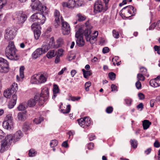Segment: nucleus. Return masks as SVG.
Wrapping results in <instances>:
<instances>
[{"mask_svg": "<svg viewBox=\"0 0 160 160\" xmlns=\"http://www.w3.org/2000/svg\"><path fill=\"white\" fill-rule=\"evenodd\" d=\"M22 136V131L20 130L18 131L13 136L11 134L7 135L1 144L0 152L2 153L6 150L8 149L11 145L13 139L14 142H16Z\"/></svg>", "mask_w": 160, "mask_h": 160, "instance_id": "1", "label": "nucleus"}, {"mask_svg": "<svg viewBox=\"0 0 160 160\" xmlns=\"http://www.w3.org/2000/svg\"><path fill=\"white\" fill-rule=\"evenodd\" d=\"M17 50L14 45V42H9L6 48L5 54L7 57L10 60H17L19 58V56L16 53Z\"/></svg>", "mask_w": 160, "mask_h": 160, "instance_id": "2", "label": "nucleus"}, {"mask_svg": "<svg viewBox=\"0 0 160 160\" xmlns=\"http://www.w3.org/2000/svg\"><path fill=\"white\" fill-rule=\"evenodd\" d=\"M46 18L43 13L37 12L32 15L30 17L31 22H36L31 26L32 28H38V27L41 24H43L45 22Z\"/></svg>", "mask_w": 160, "mask_h": 160, "instance_id": "3", "label": "nucleus"}, {"mask_svg": "<svg viewBox=\"0 0 160 160\" xmlns=\"http://www.w3.org/2000/svg\"><path fill=\"white\" fill-rule=\"evenodd\" d=\"M32 3L31 6L34 11L38 10L41 12L46 13L48 10L46 11L47 7L44 5H42L38 0H32Z\"/></svg>", "mask_w": 160, "mask_h": 160, "instance_id": "4", "label": "nucleus"}, {"mask_svg": "<svg viewBox=\"0 0 160 160\" xmlns=\"http://www.w3.org/2000/svg\"><path fill=\"white\" fill-rule=\"evenodd\" d=\"M48 97L49 89L48 88L45 87L42 89L39 97L38 96L39 105H42L47 100Z\"/></svg>", "mask_w": 160, "mask_h": 160, "instance_id": "5", "label": "nucleus"}, {"mask_svg": "<svg viewBox=\"0 0 160 160\" xmlns=\"http://www.w3.org/2000/svg\"><path fill=\"white\" fill-rule=\"evenodd\" d=\"M108 9L107 6L104 7L102 2L100 0H98L95 2L94 6V12L95 13L101 12H104Z\"/></svg>", "mask_w": 160, "mask_h": 160, "instance_id": "6", "label": "nucleus"}, {"mask_svg": "<svg viewBox=\"0 0 160 160\" xmlns=\"http://www.w3.org/2000/svg\"><path fill=\"white\" fill-rule=\"evenodd\" d=\"M82 37V28H80L76 32L75 34V37L77 38L76 43L79 47H82L84 45L85 42Z\"/></svg>", "mask_w": 160, "mask_h": 160, "instance_id": "7", "label": "nucleus"}, {"mask_svg": "<svg viewBox=\"0 0 160 160\" xmlns=\"http://www.w3.org/2000/svg\"><path fill=\"white\" fill-rule=\"evenodd\" d=\"M61 24L62 25V30L63 35H68L70 32V26L69 24L66 21H64L62 17H61Z\"/></svg>", "mask_w": 160, "mask_h": 160, "instance_id": "8", "label": "nucleus"}, {"mask_svg": "<svg viewBox=\"0 0 160 160\" xmlns=\"http://www.w3.org/2000/svg\"><path fill=\"white\" fill-rule=\"evenodd\" d=\"M126 10L124 14L127 16L126 17L128 18L131 16L135 15L136 12V9L132 6H128L123 8L122 9V11Z\"/></svg>", "mask_w": 160, "mask_h": 160, "instance_id": "9", "label": "nucleus"}, {"mask_svg": "<svg viewBox=\"0 0 160 160\" xmlns=\"http://www.w3.org/2000/svg\"><path fill=\"white\" fill-rule=\"evenodd\" d=\"M0 66L1 68V69L0 70L1 72L5 73L8 72L9 64L6 60L1 57H0Z\"/></svg>", "mask_w": 160, "mask_h": 160, "instance_id": "10", "label": "nucleus"}, {"mask_svg": "<svg viewBox=\"0 0 160 160\" xmlns=\"http://www.w3.org/2000/svg\"><path fill=\"white\" fill-rule=\"evenodd\" d=\"M16 33V31L14 29L8 28L5 30V38L8 40L12 39L15 37Z\"/></svg>", "mask_w": 160, "mask_h": 160, "instance_id": "11", "label": "nucleus"}, {"mask_svg": "<svg viewBox=\"0 0 160 160\" xmlns=\"http://www.w3.org/2000/svg\"><path fill=\"white\" fill-rule=\"evenodd\" d=\"M85 26L86 28L83 32V34L85 37L86 40H88L90 38L89 37L91 33V29L92 28V27L89 24L88 21H87L85 23Z\"/></svg>", "mask_w": 160, "mask_h": 160, "instance_id": "12", "label": "nucleus"}, {"mask_svg": "<svg viewBox=\"0 0 160 160\" xmlns=\"http://www.w3.org/2000/svg\"><path fill=\"white\" fill-rule=\"evenodd\" d=\"M150 85L153 87L156 88L160 86V75L156 78L151 79L149 82Z\"/></svg>", "mask_w": 160, "mask_h": 160, "instance_id": "13", "label": "nucleus"}, {"mask_svg": "<svg viewBox=\"0 0 160 160\" xmlns=\"http://www.w3.org/2000/svg\"><path fill=\"white\" fill-rule=\"evenodd\" d=\"M48 75L46 72L41 73L39 74L38 77V82L39 83H44L47 80Z\"/></svg>", "mask_w": 160, "mask_h": 160, "instance_id": "14", "label": "nucleus"}, {"mask_svg": "<svg viewBox=\"0 0 160 160\" xmlns=\"http://www.w3.org/2000/svg\"><path fill=\"white\" fill-rule=\"evenodd\" d=\"M17 98V96L15 94L12 96V98L8 105V107L9 108L11 109L14 107L16 104Z\"/></svg>", "mask_w": 160, "mask_h": 160, "instance_id": "15", "label": "nucleus"}, {"mask_svg": "<svg viewBox=\"0 0 160 160\" xmlns=\"http://www.w3.org/2000/svg\"><path fill=\"white\" fill-rule=\"evenodd\" d=\"M38 98L37 95H35L33 99H31L28 101L27 105L29 107H34L38 101Z\"/></svg>", "mask_w": 160, "mask_h": 160, "instance_id": "16", "label": "nucleus"}, {"mask_svg": "<svg viewBox=\"0 0 160 160\" xmlns=\"http://www.w3.org/2000/svg\"><path fill=\"white\" fill-rule=\"evenodd\" d=\"M27 18V16L25 14H22L18 15L17 17L18 23V24L23 23L26 20Z\"/></svg>", "mask_w": 160, "mask_h": 160, "instance_id": "17", "label": "nucleus"}, {"mask_svg": "<svg viewBox=\"0 0 160 160\" xmlns=\"http://www.w3.org/2000/svg\"><path fill=\"white\" fill-rule=\"evenodd\" d=\"M54 17H55V21L58 25H60V24L61 18H60L59 12L57 10H55L54 13Z\"/></svg>", "mask_w": 160, "mask_h": 160, "instance_id": "18", "label": "nucleus"}, {"mask_svg": "<svg viewBox=\"0 0 160 160\" xmlns=\"http://www.w3.org/2000/svg\"><path fill=\"white\" fill-rule=\"evenodd\" d=\"M82 119L83 120V128H85L90 125L91 123V118L89 117H85L83 118H82Z\"/></svg>", "mask_w": 160, "mask_h": 160, "instance_id": "19", "label": "nucleus"}, {"mask_svg": "<svg viewBox=\"0 0 160 160\" xmlns=\"http://www.w3.org/2000/svg\"><path fill=\"white\" fill-rule=\"evenodd\" d=\"M151 124V122L148 120H145L142 121V126L144 130L148 129Z\"/></svg>", "mask_w": 160, "mask_h": 160, "instance_id": "20", "label": "nucleus"}, {"mask_svg": "<svg viewBox=\"0 0 160 160\" xmlns=\"http://www.w3.org/2000/svg\"><path fill=\"white\" fill-rule=\"evenodd\" d=\"M12 124L10 123L5 121H4L2 123L3 127L6 129H11L12 128Z\"/></svg>", "mask_w": 160, "mask_h": 160, "instance_id": "21", "label": "nucleus"}, {"mask_svg": "<svg viewBox=\"0 0 160 160\" xmlns=\"http://www.w3.org/2000/svg\"><path fill=\"white\" fill-rule=\"evenodd\" d=\"M5 121L8 122L10 123L13 124V118L11 114H9L6 116Z\"/></svg>", "mask_w": 160, "mask_h": 160, "instance_id": "22", "label": "nucleus"}, {"mask_svg": "<svg viewBox=\"0 0 160 160\" xmlns=\"http://www.w3.org/2000/svg\"><path fill=\"white\" fill-rule=\"evenodd\" d=\"M93 34L95 35L94 36H91L90 35L89 38H90L89 40H86L87 41L90 42L91 43L92 42L93 43V42L92 41V40H94V39L97 38L98 35V32L97 31H95Z\"/></svg>", "mask_w": 160, "mask_h": 160, "instance_id": "23", "label": "nucleus"}, {"mask_svg": "<svg viewBox=\"0 0 160 160\" xmlns=\"http://www.w3.org/2000/svg\"><path fill=\"white\" fill-rule=\"evenodd\" d=\"M56 55V52H55L54 50H51L49 51L47 54V56L48 58H51Z\"/></svg>", "mask_w": 160, "mask_h": 160, "instance_id": "24", "label": "nucleus"}, {"mask_svg": "<svg viewBox=\"0 0 160 160\" xmlns=\"http://www.w3.org/2000/svg\"><path fill=\"white\" fill-rule=\"evenodd\" d=\"M68 8H74L76 6V2L75 0H69L68 1Z\"/></svg>", "mask_w": 160, "mask_h": 160, "instance_id": "25", "label": "nucleus"}, {"mask_svg": "<svg viewBox=\"0 0 160 160\" xmlns=\"http://www.w3.org/2000/svg\"><path fill=\"white\" fill-rule=\"evenodd\" d=\"M82 71L83 72V76L85 78H87L88 77L90 76L92 74L90 71H86L84 69H82Z\"/></svg>", "mask_w": 160, "mask_h": 160, "instance_id": "26", "label": "nucleus"}, {"mask_svg": "<svg viewBox=\"0 0 160 160\" xmlns=\"http://www.w3.org/2000/svg\"><path fill=\"white\" fill-rule=\"evenodd\" d=\"M17 84H16L15 83H14L11 86V87L8 88L12 93L16 91V89L17 88Z\"/></svg>", "mask_w": 160, "mask_h": 160, "instance_id": "27", "label": "nucleus"}, {"mask_svg": "<svg viewBox=\"0 0 160 160\" xmlns=\"http://www.w3.org/2000/svg\"><path fill=\"white\" fill-rule=\"evenodd\" d=\"M13 93L11 92V91L8 88L7 90L4 91L3 95L6 98H9L11 95Z\"/></svg>", "mask_w": 160, "mask_h": 160, "instance_id": "28", "label": "nucleus"}, {"mask_svg": "<svg viewBox=\"0 0 160 160\" xmlns=\"http://www.w3.org/2000/svg\"><path fill=\"white\" fill-rule=\"evenodd\" d=\"M78 17V20L79 22H82L85 20L86 18L81 13H79L77 15Z\"/></svg>", "mask_w": 160, "mask_h": 160, "instance_id": "29", "label": "nucleus"}, {"mask_svg": "<svg viewBox=\"0 0 160 160\" xmlns=\"http://www.w3.org/2000/svg\"><path fill=\"white\" fill-rule=\"evenodd\" d=\"M27 106L25 103H22L20 104L18 107V109L19 111H22L25 110Z\"/></svg>", "mask_w": 160, "mask_h": 160, "instance_id": "30", "label": "nucleus"}, {"mask_svg": "<svg viewBox=\"0 0 160 160\" xmlns=\"http://www.w3.org/2000/svg\"><path fill=\"white\" fill-rule=\"evenodd\" d=\"M59 89L57 85L54 84L53 85V92L54 94H56L59 93Z\"/></svg>", "mask_w": 160, "mask_h": 160, "instance_id": "31", "label": "nucleus"}, {"mask_svg": "<svg viewBox=\"0 0 160 160\" xmlns=\"http://www.w3.org/2000/svg\"><path fill=\"white\" fill-rule=\"evenodd\" d=\"M38 75H34L32 76L31 78V82L32 83L36 84L37 83V81H38Z\"/></svg>", "mask_w": 160, "mask_h": 160, "instance_id": "32", "label": "nucleus"}, {"mask_svg": "<svg viewBox=\"0 0 160 160\" xmlns=\"http://www.w3.org/2000/svg\"><path fill=\"white\" fill-rule=\"evenodd\" d=\"M35 28H32V29H34V34L35 38L36 39H38L40 36V32L39 30H35L34 29Z\"/></svg>", "mask_w": 160, "mask_h": 160, "instance_id": "33", "label": "nucleus"}, {"mask_svg": "<svg viewBox=\"0 0 160 160\" xmlns=\"http://www.w3.org/2000/svg\"><path fill=\"white\" fill-rule=\"evenodd\" d=\"M43 117H40L39 118H35L33 120V122L36 124H39L43 121Z\"/></svg>", "mask_w": 160, "mask_h": 160, "instance_id": "34", "label": "nucleus"}, {"mask_svg": "<svg viewBox=\"0 0 160 160\" xmlns=\"http://www.w3.org/2000/svg\"><path fill=\"white\" fill-rule=\"evenodd\" d=\"M37 153L35 150L33 149H31L29 150L28 155L29 157H33L35 156Z\"/></svg>", "mask_w": 160, "mask_h": 160, "instance_id": "35", "label": "nucleus"}, {"mask_svg": "<svg viewBox=\"0 0 160 160\" xmlns=\"http://www.w3.org/2000/svg\"><path fill=\"white\" fill-rule=\"evenodd\" d=\"M130 143L132 147L134 148H135L137 146V142L134 139L131 140H130Z\"/></svg>", "mask_w": 160, "mask_h": 160, "instance_id": "36", "label": "nucleus"}, {"mask_svg": "<svg viewBox=\"0 0 160 160\" xmlns=\"http://www.w3.org/2000/svg\"><path fill=\"white\" fill-rule=\"evenodd\" d=\"M58 144V141L56 140H52L51 141L50 145L52 148L56 146Z\"/></svg>", "mask_w": 160, "mask_h": 160, "instance_id": "37", "label": "nucleus"}, {"mask_svg": "<svg viewBox=\"0 0 160 160\" xmlns=\"http://www.w3.org/2000/svg\"><path fill=\"white\" fill-rule=\"evenodd\" d=\"M108 77L110 78L112 80H114L115 79L116 74L113 72H110L108 73Z\"/></svg>", "mask_w": 160, "mask_h": 160, "instance_id": "38", "label": "nucleus"}, {"mask_svg": "<svg viewBox=\"0 0 160 160\" xmlns=\"http://www.w3.org/2000/svg\"><path fill=\"white\" fill-rule=\"evenodd\" d=\"M137 78L138 79V81L140 80L143 81L145 79V78L143 76V74L141 73H138L137 75Z\"/></svg>", "mask_w": 160, "mask_h": 160, "instance_id": "39", "label": "nucleus"}, {"mask_svg": "<svg viewBox=\"0 0 160 160\" xmlns=\"http://www.w3.org/2000/svg\"><path fill=\"white\" fill-rule=\"evenodd\" d=\"M18 117L19 120H24V115L22 112H19L18 113Z\"/></svg>", "mask_w": 160, "mask_h": 160, "instance_id": "40", "label": "nucleus"}, {"mask_svg": "<svg viewBox=\"0 0 160 160\" xmlns=\"http://www.w3.org/2000/svg\"><path fill=\"white\" fill-rule=\"evenodd\" d=\"M50 47L49 45L47 44L43 46L42 49V50L44 52V53L48 51L50 49Z\"/></svg>", "mask_w": 160, "mask_h": 160, "instance_id": "41", "label": "nucleus"}, {"mask_svg": "<svg viewBox=\"0 0 160 160\" xmlns=\"http://www.w3.org/2000/svg\"><path fill=\"white\" fill-rule=\"evenodd\" d=\"M91 84L90 82H88L85 83V90L86 91L88 92L89 91V87L91 86Z\"/></svg>", "mask_w": 160, "mask_h": 160, "instance_id": "42", "label": "nucleus"}, {"mask_svg": "<svg viewBox=\"0 0 160 160\" xmlns=\"http://www.w3.org/2000/svg\"><path fill=\"white\" fill-rule=\"evenodd\" d=\"M7 2V0H0V9H2Z\"/></svg>", "mask_w": 160, "mask_h": 160, "instance_id": "43", "label": "nucleus"}, {"mask_svg": "<svg viewBox=\"0 0 160 160\" xmlns=\"http://www.w3.org/2000/svg\"><path fill=\"white\" fill-rule=\"evenodd\" d=\"M36 53H37L38 55L40 56V55L44 54V52L42 50L41 48H39L37 49L35 51Z\"/></svg>", "mask_w": 160, "mask_h": 160, "instance_id": "44", "label": "nucleus"}, {"mask_svg": "<svg viewBox=\"0 0 160 160\" xmlns=\"http://www.w3.org/2000/svg\"><path fill=\"white\" fill-rule=\"evenodd\" d=\"M113 111V108L111 106H109L108 107L106 110V112L108 113H111Z\"/></svg>", "mask_w": 160, "mask_h": 160, "instance_id": "45", "label": "nucleus"}, {"mask_svg": "<svg viewBox=\"0 0 160 160\" xmlns=\"http://www.w3.org/2000/svg\"><path fill=\"white\" fill-rule=\"evenodd\" d=\"M113 36L116 38H118L119 37V33L118 32L114 30L112 31Z\"/></svg>", "mask_w": 160, "mask_h": 160, "instance_id": "46", "label": "nucleus"}, {"mask_svg": "<svg viewBox=\"0 0 160 160\" xmlns=\"http://www.w3.org/2000/svg\"><path fill=\"white\" fill-rule=\"evenodd\" d=\"M135 86L138 89H140L142 88V84L141 82L138 81L135 83Z\"/></svg>", "mask_w": 160, "mask_h": 160, "instance_id": "47", "label": "nucleus"}, {"mask_svg": "<svg viewBox=\"0 0 160 160\" xmlns=\"http://www.w3.org/2000/svg\"><path fill=\"white\" fill-rule=\"evenodd\" d=\"M125 101L128 106H130L131 104L132 101L130 98H127L125 100Z\"/></svg>", "mask_w": 160, "mask_h": 160, "instance_id": "48", "label": "nucleus"}, {"mask_svg": "<svg viewBox=\"0 0 160 160\" xmlns=\"http://www.w3.org/2000/svg\"><path fill=\"white\" fill-rule=\"evenodd\" d=\"M83 120L82 119V118H81L77 120V121L78 122L79 125L83 128L84 126Z\"/></svg>", "mask_w": 160, "mask_h": 160, "instance_id": "49", "label": "nucleus"}, {"mask_svg": "<svg viewBox=\"0 0 160 160\" xmlns=\"http://www.w3.org/2000/svg\"><path fill=\"white\" fill-rule=\"evenodd\" d=\"M140 72L143 75L145 74L147 72V69L144 67H142L140 68Z\"/></svg>", "mask_w": 160, "mask_h": 160, "instance_id": "50", "label": "nucleus"}, {"mask_svg": "<svg viewBox=\"0 0 160 160\" xmlns=\"http://www.w3.org/2000/svg\"><path fill=\"white\" fill-rule=\"evenodd\" d=\"M56 52L57 56L60 57L62 54L63 50L62 49H59L58 50L57 52Z\"/></svg>", "mask_w": 160, "mask_h": 160, "instance_id": "51", "label": "nucleus"}, {"mask_svg": "<svg viewBox=\"0 0 160 160\" xmlns=\"http://www.w3.org/2000/svg\"><path fill=\"white\" fill-rule=\"evenodd\" d=\"M157 25V23L155 22L153 23L149 28L148 30H152Z\"/></svg>", "mask_w": 160, "mask_h": 160, "instance_id": "52", "label": "nucleus"}, {"mask_svg": "<svg viewBox=\"0 0 160 160\" xmlns=\"http://www.w3.org/2000/svg\"><path fill=\"white\" fill-rule=\"evenodd\" d=\"M154 48L155 50L158 53L160 54V46L155 45L154 46Z\"/></svg>", "mask_w": 160, "mask_h": 160, "instance_id": "53", "label": "nucleus"}, {"mask_svg": "<svg viewBox=\"0 0 160 160\" xmlns=\"http://www.w3.org/2000/svg\"><path fill=\"white\" fill-rule=\"evenodd\" d=\"M109 51V49L108 47H105L102 49V52L104 53H108Z\"/></svg>", "mask_w": 160, "mask_h": 160, "instance_id": "54", "label": "nucleus"}, {"mask_svg": "<svg viewBox=\"0 0 160 160\" xmlns=\"http://www.w3.org/2000/svg\"><path fill=\"white\" fill-rule=\"evenodd\" d=\"M29 126L26 124L24 125L22 127L23 130L24 132L28 131L29 129Z\"/></svg>", "mask_w": 160, "mask_h": 160, "instance_id": "55", "label": "nucleus"}, {"mask_svg": "<svg viewBox=\"0 0 160 160\" xmlns=\"http://www.w3.org/2000/svg\"><path fill=\"white\" fill-rule=\"evenodd\" d=\"M70 105H68L67 106V110L65 112H62L63 113H68L70 110Z\"/></svg>", "mask_w": 160, "mask_h": 160, "instance_id": "56", "label": "nucleus"}, {"mask_svg": "<svg viewBox=\"0 0 160 160\" xmlns=\"http://www.w3.org/2000/svg\"><path fill=\"white\" fill-rule=\"evenodd\" d=\"M138 96L139 98V99L140 100H142L144 98V95L142 93H138Z\"/></svg>", "mask_w": 160, "mask_h": 160, "instance_id": "57", "label": "nucleus"}, {"mask_svg": "<svg viewBox=\"0 0 160 160\" xmlns=\"http://www.w3.org/2000/svg\"><path fill=\"white\" fill-rule=\"evenodd\" d=\"M39 55L35 51L32 54V57L33 58L36 59L37 58Z\"/></svg>", "mask_w": 160, "mask_h": 160, "instance_id": "58", "label": "nucleus"}, {"mask_svg": "<svg viewBox=\"0 0 160 160\" xmlns=\"http://www.w3.org/2000/svg\"><path fill=\"white\" fill-rule=\"evenodd\" d=\"M94 146V144L92 142L89 143L88 146V148L89 149H92L93 148Z\"/></svg>", "mask_w": 160, "mask_h": 160, "instance_id": "59", "label": "nucleus"}, {"mask_svg": "<svg viewBox=\"0 0 160 160\" xmlns=\"http://www.w3.org/2000/svg\"><path fill=\"white\" fill-rule=\"evenodd\" d=\"M151 148H148L146 150L144 151V153L146 155H148L151 152Z\"/></svg>", "mask_w": 160, "mask_h": 160, "instance_id": "60", "label": "nucleus"}, {"mask_svg": "<svg viewBox=\"0 0 160 160\" xmlns=\"http://www.w3.org/2000/svg\"><path fill=\"white\" fill-rule=\"evenodd\" d=\"M154 145L156 148H158L160 146L159 143L157 141H155L154 142Z\"/></svg>", "mask_w": 160, "mask_h": 160, "instance_id": "61", "label": "nucleus"}, {"mask_svg": "<svg viewBox=\"0 0 160 160\" xmlns=\"http://www.w3.org/2000/svg\"><path fill=\"white\" fill-rule=\"evenodd\" d=\"M111 88L112 91L117 90V86L114 84H112L111 85Z\"/></svg>", "mask_w": 160, "mask_h": 160, "instance_id": "62", "label": "nucleus"}, {"mask_svg": "<svg viewBox=\"0 0 160 160\" xmlns=\"http://www.w3.org/2000/svg\"><path fill=\"white\" fill-rule=\"evenodd\" d=\"M138 109H141L142 110L143 108V104L142 103H139L137 107Z\"/></svg>", "mask_w": 160, "mask_h": 160, "instance_id": "63", "label": "nucleus"}, {"mask_svg": "<svg viewBox=\"0 0 160 160\" xmlns=\"http://www.w3.org/2000/svg\"><path fill=\"white\" fill-rule=\"evenodd\" d=\"M67 70V68L66 67L64 68H62L61 70L58 73V74L59 75H61L64 72Z\"/></svg>", "mask_w": 160, "mask_h": 160, "instance_id": "64", "label": "nucleus"}]
</instances>
